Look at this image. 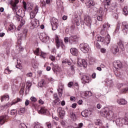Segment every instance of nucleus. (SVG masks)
Returning <instances> with one entry per match:
<instances>
[{"instance_id":"7","label":"nucleus","mask_w":128,"mask_h":128,"mask_svg":"<svg viewBox=\"0 0 128 128\" xmlns=\"http://www.w3.org/2000/svg\"><path fill=\"white\" fill-rule=\"evenodd\" d=\"M19 102H20V98H18L16 100H14L12 101V104L8 102L4 106H0V110H4L6 108H8V106H12V104H18Z\"/></svg>"},{"instance_id":"61","label":"nucleus","mask_w":128,"mask_h":128,"mask_svg":"<svg viewBox=\"0 0 128 128\" xmlns=\"http://www.w3.org/2000/svg\"><path fill=\"white\" fill-rule=\"evenodd\" d=\"M58 92L59 96L60 98H62V91L58 90Z\"/></svg>"},{"instance_id":"39","label":"nucleus","mask_w":128,"mask_h":128,"mask_svg":"<svg viewBox=\"0 0 128 128\" xmlns=\"http://www.w3.org/2000/svg\"><path fill=\"white\" fill-rule=\"evenodd\" d=\"M98 16H104V9L102 8H100L98 12Z\"/></svg>"},{"instance_id":"17","label":"nucleus","mask_w":128,"mask_h":128,"mask_svg":"<svg viewBox=\"0 0 128 128\" xmlns=\"http://www.w3.org/2000/svg\"><path fill=\"white\" fill-rule=\"evenodd\" d=\"M122 28L123 32H124V34H126L128 30V24L126 22H122Z\"/></svg>"},{"instance_id":"56","label":"nucleus","mask_w":128,"mask_h":128,"mask_svg":"<svg viewBox=\"0 0 128 128\" xmlns=\"http://www.w3.org/2000/svg\"><path fill=\"white\" fill-rule=\"evenodd\" d=\"M38 102L40 104H44V102L42 99H40Z\"/></svg>"},{"instance_id":"14","label":"nucleus","mask_w":128,"mask_h":128,"mask_svg":"<svg viewBox=\"0 0 128 128\" xmlns=\"http://www.w3.org/2000/svg\"><path fill=\"white\" fill-rule=\"evenodd\" d=\"M81 82L84 84H88L90 82V76L86 75H83L81 77Z\"/></svg>"},{"instance_id":"3","label":"nucleus","mask_w":128,"mask_h":128,"mask_svg":"<svg viewBox=\"0 0 128 128\" xmlns=\"http://www.w3.org/2000/svg\"><path fill=\"white\" fill-rule=\"evenodd\" d=\"M78 38L74 36H71L69 38L68 37H65L64 38V42L66 44L69 42L70 44H76V42H78Z\"/></svg>"},{"instance_id":"20","label":"nucleus","mask_w":128,"mask_h":128,"mask_svg":"<svg viewBox=\"0 0 128 128\" xmlns=\"http://www.w3.org/2000/svg\"><path fill=\"white\" fill-rule=\"evenodd\" d=\"M110 28V24H108V22L105 23L103 26H102L101 32H108Z\"/></svg>"},{"instance_id":"45","label":"nucleus","mask_w":128,"mask_h":128,"mask_svg":"<svg viewBox=\"0 0 128 128\" xmlns=\"http://www.w3.org/2000/svg\"><path fill=\"white\" fill-rule=\"evenodd\" d=\"M50 65L52 66V70H54H54H56V65H54V62H52L50 64Z\"/></svg>"},{"instance_id":"63","label":"nucleus","mask_w":128,"mask_h":128,"mask_svg":"<svg viewBox=\"0 0 128 128\" xmlns=\"http://www.w3.org/2000/svg\"><path fill=\"white\" fill-rule=\"evenodd\" d=\"M46 124L48 128H52V124H50V123L47 122V123H46Z\"/></svg>"},{"instance_id":"46","label":"nucleus","mask_w":128,"mask_h":128,"mask_svg":"<svg viewBox=\"0 0 128 128\" xmlns=\"http://www.w3.org/2000/svg\"><path fill=\"white\" fill-rule=\"evenodd\" d=\"M27 84V88L28 90H30V88L32 86V83L30 82V81H28L26 83Z\"/></svg>"},{"instance_id":"30","label":"nucleus","mask_w":128,"mask_h":128,"mask_svg":"<svg viewBox=\"0 0 128 128\" xmlns=\"http://www.w3.org/2000/svg\"><path fill=\"white\" fill-rule=\"evenodd\" d=\"M38 86H40V88H42V86H44L46 85V80H42L38 84Z\"/></svg>"},{"instance_id":"8","label":"nucleus","mask_w":128,"mask_h":128,"mask_svg":"<svg viewBox=\"0 0 128 128\" xmlns=\"http://www.w3.org/2000/svg\"><path fill=\"white\" fill-rule=\"evenodd\" d=\"M40 39L42 42H46L50 40V36L46 32L40 33Z\"/></svg>"},{"instance_id":"57","label":"nucleus","mask_w":128,"mask_h":128,"mask_svg":"<svg viewBox=\"0 0 128 128\" xmlns=\"http://www.w3.org/2000/svg\"><path fill=\"white\" fill-rule=\"evenodd\" d=\"M100 52L102 54H104L105 52H106V50L104 48H102L100 49Z\"/></svg>"},{"instance_id":"58","label":"nucleus","mask_w":128,"mask_h":128,"mask_svg":"<svg viewBox=\"0 0 128 128\" xmlns=\"http://www.w3.org/2000/svg\"><path fill=\"white\" fill-rule=\"evenodd\" d=\"M106 6H110V0H107L106 2Z\"/></svg>"},{"instance_id":"27","label":"nucleus","mask_w":128,"mask_h":128,"mask_svg":"<svg viewBox=\"0 0 128 128\" xmlns=\"http://www.w3.org/2000/svg\"><path fill=\"white\" fill-rule=\"evenodd\" d=\"M10 100V96L8 95H4L1 96V102L8 101Z\"/></svg>"},{"instance_id":"21","label":"nucleus","mask_w":128,"mask_h":128,"mask_svg":"<svg viewBox=\"0 0 128 128\" xmlns=\"http://www.w3.org/2000/svg\"><path fill=\"white\" fill-rule=\"evenodd\" d=\"M113 66L114 68H116V70H118L119 68H121L122 67V62L120 60H117L113 62Z\"/></svg>"},{"instance_id":"23","label":"nucleus","mask_w":128,"mask_h":128,"mask_svg":"<svg viewBox=\"0 0 128 128\" xmlns=\"http://www.w3.org/2000/svg\"><path fill=\"white\" fill-rule=\"evenodd\" d=\"M81 96L82 98H84V96H92V93L90 92L86 91L84 92H82Z\"/></svg>"},{"instance_id":"59","label":"nucleus","mask_w":128,"mask_h":128,"mask_svg":"<svg viewBox=\"0 0 128 128\" xmlns=\"http://www.w3.org/2000/svg\"><path fill=\"white\" fill-rule=\"evenodd\" d=\"M118 30H120V24L117 25L116 28L115 30V32H118Z\"/></svg>"},{"instance_id":"13","label":"nucleus","mask_w":128,"mask_h":128,"mask_svg":"<svg viewBox=\"0 0 128 128\" xmlns=\"http://www.w3.org/2000/svg\"><path fill=\"white\" fill-rule=\"evenodd\" d=\"M84 23L88 26L90 27V26H92V18L88 16H85Z\"/></svg>"},{"instance_id":"16","label":"nucleus","mask_w":128,"mask_h":128,"mask_svg":"<svg viewBox=\"0 0 128 128\" xmlns=\"http://www.w3.org/2000/svg\"><path fill=\"white\" fill-rule=\"evenodd\" d=\"M38 12V6H36L35 8L34 9V10L30 13V18H32V20L34 19V18L36 16Z\"/></svg>"},{"instance_id":"37","label":"nucleus","mask_w":128,"mask_h":128,"mask_svg":"<svg viewBox=\"0 0 128 128\" xmlns=\"http://www.w3.org/2000/svg\"><path fill=\"white\" fill-rule=\"evenodd\" d=\"M14 20H16L17 22H20V15L16 14L13 17Z\"/></svg>"},{"instance_id":"18","label":"nucleus","mask_w":128,"mask_h":128,"mask_svg":"<svg viewBox=\"0 0 128 128\" xmlns=\"http://www.w3.org/2000/svg\"><path fill=\"white\" fill-rule=\"evenodd\" d=\"M38 112L40 114H46L48 112V110L46 108L42 107L40 109H38Z\"/></svg>"},{"instance_id":"10","label":"nucleus","mask_w":128,"mask_h":128,"mask_svg":"<svg viewBox=\"0 0 128 128\" xmlns=\"http://www.w3.org/2000/svg\"><path fill=\"white\" fill-rule=\"evenodd\" d=\"M55 40L57 48H60V46H62V48L64 46V42L62 40L58 38V35H55Z\"/></svg>"},{"instance_id":"4","label":"nucleus","mask_w":128,"mask_h":128,"mask_svg":"<svg viewBox=\"0 0 128 128\" xmlns=\"http://www.w3.org/2000/svg\"><path fill=\"white\" fill-rule=\"evenodd\" d=\"M96 40H98V42H106V44H108L110 42V36L107 34L106 40H104V37H102L100 35H97L96 36Z\"/></svg>"},{"instance_id":"49","label":"nucleus","mask_w":128,"mask_h":128,"mask_svg":"<svg viewBox=\"0 0 128 128\" xmlns=\"http://www.w3.org/2000/svg\"><path fill=\"white\" fill-rule=\"evenodd\" d=\"M118 10H116V13H114V14H113L115 18H118Z\"/></svg>"},{"instance_id":"1","label":"nucleus","mask_w":128,"mask_h":128,"mask_svg":"<svg viewBox=\"0 0 128 128\" xmlns=\"http://www.w3.org/2000/svg\"><path fill=\"white\" fill-rule=\"evenodd\" d=\"M112 120H116L115 122L118 126H122L124 124L128 126V118H118L116 115L114 114L112 116Z\"/></svg>"},{"instance_id":"28","label":"nucleus","mask_w":128,"mask_h":128,"mask_svg":"<svg viewBox=\"0 0 128 128\" xmlns=\"http://www.w3.org/2000/svg\"><path fill=\"white\" fill-rule=\"evenodd\" d=\"M8 30L11 32L16 30V26H14L12 23H11L8 27Z\"/></svg>"},{"instance_id":"15","label":"nucleus","mask_w":128,"mask_h":128,"mask_svg":"<svg viewBox=\"0 0 128 128\" xmlns=\"http://www.w3.org/2000/svg\"><path fill=\"white\" fill-rule=\"evenodd\" d=\"M58 112V116L60 118H64V114H66V111L62 110V108H59L57 110Z\"/></svg>"},{"instance_id":"32","label":"nucleus","mask_w":128,"mask_h":128,"mask_svg":"<svg viewBox=\"0 0 128 128\" xmlns=\"http://www.w3.org/2000/svg\"><path fill=\"white\" fill-rule=\"evenodd\" d=\"M30 6L28 7L27 9L26 8V4H24V10H27V12H30V10H32V4H30Z\"/></svg>"},{"instance_id":"54","label":"nucleus","mask_w":128,"mask_h":128,"mask_svg":"<svg viewBox=\"0 0 128 128\" xmlns=\"http://www.w3.org/2000/svg\"><path fill=\"white\" fill-rule=\"evenodd\" d=\"M118 88H124V84H117Z\"/></svg>"},{"instance_id":"42","label":"nucleus","mask_w":128,"mask_h":128,"mask_svg":"<svg viewBox=\"0 0 128 128\" xmlns=\"http://www.w3.org/2000/svg\"><path fill=\"white\" fill-rule=\"evenodd\" d=\"M106 84L108 86H112L114 84V82H112V80H109L106 82Z\"/></svg>"},{"instance_id":"24","label":"nucleus","mask_w":128,"mask_h":128,"mask_svg":"<svg viewBox=\"0 0 128 128\" xmlns=\"http://www.w3.org/2000/svg\"><path fill=\"white\" fill-rule=\"evenodd\" d=\"M70 52L72 56H78V50L76 48H72L70 49Z\"/></svg>"},{"instance_id":"62","label":"nucleus","mask_w":128,"mask_h":128,"mask_svg":"<svg viewBox=\"0 0 128 128\" xmlns=\"http://www.w3.org/2000/svg\"><path fill=\"white\" fill-rule=\"evenodd\" d=\"M73 84H74V82H69L68 84V88H70L71 86H72Z\"/></svg>"},{"instance_id":"40","label":"nucleus","mask_w":128,"mask_h":128,"mask_svg":"<svg viewBox=\"0 0 128 128\" xmlns=\"http://www.w3.org/2000/svg\"><path fill=\"white\" fill-rule=\"evenodd\" d=\"M53 102L54 104L58 106V104H60V98H57Z\"/></svg>"},{"instance_id":"36","label":"nucleus","mask_w":128,"mask_h":128,"mask_svg":"<svg viewBox=\"0 0 128 128\" xmlns=\"http://www.w3.org/2000/svg\"><path fill=\"white\" fill-rule=\"evenodd\" d=\"M70 116L72 120H76V114H74V113H70Z\"/></svg>"},{"instance_id":"34","label":"nucleus","mask_w":128,"mask_h":128,"mask_svg":"<svg viewBox=\"0 0 128 128\" xmlns=\"http://www.w3.org/2000/svg\"><path fill=\"white\" fill-rule=\"evenodd\" d=\"M122 12L124 14V16H128V6H125Z\"/></svg>"},{"instance_id":"43","label":"nucleus","mask_w":128,"mask_h":128,"mask_svg":"<svg viewBox=\"0 0 128 128\" xmlns=\"http://www.w3.org/2000/svg\"><path fill=\"white\" fill-rule=\"evenodd\" d=\"M118 48L116 47L114 50H112V52L114 54H116L117 52H118Z\"/></svg>"},{"instance_id":"41","label":"nucleus","mask_w":128,"mask_h":128,"mask_svg":"<svg viewBox=\"0 0 128 128\" xmlns=\"http://www.w3.org/2000/svg\"><path fill=\"white\" fill-rule=\"evenodd\" d=\"M62 64H68V66H70L72 64V62H70V60L68 59H66L65 60L62 61Z\"/></svg>"},{"instance_id":"64","label":"nucleus","mask_w":128,"mask_h":128,"mask_svg":"<svg viewBox=\"0 0 128 128\" xmlns=\"http://www.w3.org/2000/svg\"><path fill=\"white\" fill-rule=\"evenodd\" d=\"M96 108H98V110L101 108H102V104H97Z\"/></svg>"},{"instance_id":"25","label":"nucleus","mask_w":128,"mask_h":128,"mask_svg":"<svg viewBox=\"0 0 128 128\" xmlns=\"http://www.w3.org/2000/svg\"><path fill=\"white\" fill-rule=\"evenodd\" d=\"M86 6H88V8L94 6V2L92 0H88L86 4Z\"/></svg>"},{"instance_id":"44","label":"nucleus","mask_w":128,"mask_h":128,"mask_svg":"<svg viewBox=\"0 0 128 128\" xmlns=\"http://www.w3.org/2000/svg\"><path fill=\"white\" fill-rule=\"evenodd\" d=\"M25 24H26V19L22 18L21 20V22H20V24L21 26H24Z\"/></svg>"},{"instance_id":"22","label":"nucleus","mask_w":128,"mask_h":128,"mask_svg":"<svg viewBox=\"0 0 128 128\" xmlns=\"http://www.w3.org/2000/svg\"><path fill=\"white\" fill-rule=\"evenodd\" d=\"M110 110L108 108H106L104 109L103 112L101 113V116H104V118H106L108 116H110Z\"/></svg>"},{"instance_id":"12","label":"nucleus","mask_w":128,"mask_h":128,"mask_svg":"<svg viewBox=\"0 0 128 128\" xmlns=\"http://www.w3.org/2000/svg\"><path fill=\"white\" fill-rule=\"evenodd\" d=\"M77 64L79 66H84V68H86V66L88 64V63L86 62V60H82L80 58H78Z\"/></svg>"},{"instance_id":"5","label":"nucleus","mask_w":128,"mask_h":128,"mask_svg":"<svg viewBox=\"0 0 128 128\" xmlns=\"http://www.w3.org/2000/svg\"><path fill=\"white\" fill-rule=\"evenodd\" d=\"M50 23L52 26V30H58V20L56 19V18H52L50 20Z\"/></svg>"},{"instance_id":"11","label":"nucleus","mask_w":128,"mask_h":128,"mask_svg":"<svg viewBox=\"0 0 128 128\" xmlns=\"http://www.w3.org/2000/svg\"><path fill=\"white\" fill-rule=\"evenodd\" d=\"M31 29L34 30V28H38V26H40V21L38 20L33 18L31 22Z\"/></svg>"},{"instance_id":"6","label":"nucleus","mask_w":128,"mask_h":128,"mask_svg":"<svg viewBox=\"0 0 128 128\" xmlns=\"http://www.w3.org/2000/svg\"><path fill=\"white\" fill-rule=\"evenodd\" d=\"M80 48L84 54H86L90 52V46L88 44L82 43L80 44Z\"/></svg>"},{"instance_id":"33","label":"nucleus","mask_w":128,"mask_h":128,"mask_svg":"<svg viewBox=\"0 0 128 128\" xmlns=\"http://www.w3.org/2000/svg\"><path fill=\"white\" fill-rule=\"evenodd\" d=\"M34 128H44L42 124L40 122H37L34 123Z\"/></svg>"},{"instance_id":"52","label":"nucleus","mask_w":128,"mask_h":128,"mask_svg":"<svg viewBox=\"0 0 128 128\" xmlns=\"http://www.w3.org/2000/svg\"><path fill=\"white\" fill-rule=\"evenodd\" d=\"M10 114L12 116H14V114H16V110H11Z\"/></svg>"},{"instance_id":"31","label":"nucleus","mask_w":128,"mask_h":128,"mask_svg":"<svg viewBox=\"0 0 128 128\" xmlns=\"http://www.w3.org/2000/svg\"><path fill=\"white\" fill-rule=\"evenodd\" d=\"M122 88H123L121 91L122 92H128V84H124Z\"/></svg>"},{"instance_id":"50","label":"nucleus","mask_w":128,"mask_h":128,"mask_svg":"<svg viewBox=\"0 0 128 128\" xmlns=\"http://www.w3.org/2000/svg\"><path fill=\"white\" fill-rule=\"evenodd\" d=\"M50 60L52 62H54V60H56V57L54 56L50 55Z\"/></svg>"},{"instance_id":"47","label":"nucleus","mask_w":128,"mask_h":128,"mask_svg":"<svg viewBox=\"0 0 128 128\" xmlns=\"http://www.w3.org/2000/svg\"><path fill=\"white\" fill-rule=\"evenodd\" d=\"M30 100L32 102H36V98L34 96H32Z\"/></svg>"},{"instance_id":"29","label":"nucleus","mask_w":128,"mask_h":128,"mask_svg":"<svg viewBox=\"0 0 128 128\" xmlns=\"http://www.w3.org/2000/svg\"><path fill=\"white\" fill-rule=\"evenodd\" d=\"M82 116L84 118H88V110H85L81 112Z\"/></svg>"},{"instance_id":"51","label":"nucleus","mask_w":128,"mask_h":128,"mask_svg":"<svg viewBox=\"0 0 128 128\" xmlns=\"http://www.w3.org/2000/svg\"><path fill=\"white\" fill-rule=\"evenodd\" d=\"M4 72H6V74H10V69L8 68H7L6 70Z\"/></svg>"},{"instance_id":"9","label":"nucleus","mask_w":128,"mask_h":128,"mask_svg":"<svg viewBox=\"0 0 128 128\" xmlns=\"http://www.w3.org/2000/svg\"><path fill=\"white\" fill-rule=\"evenodd\" d=\"M34 54L36 56H40L41 58H46V53L42 52V50L40 48H36L34 52Z\"/></svg>"},{"instance_id":"60","label":"nucleus","mask_w":128,"mask_h":128,"mask_svg":"<svg viewBox=\"0 0 128 128\" xmlns=\"http://www.w3.org/2000/svg\"><path fill=\"white\" fill-rule=\"evenodd\" d=\"M28 104H30V100H26L25 102V106H28Z\"/></svg>"},{"instance_id":"38","label":"nucleus","mask_w":128,"mask_h":128,"mask_svg":"<svg viewBox=\"0 0 128 128\" xmlns=\"http://www.w3.org/2000/svg\"><path fill=\"white\" fill-rule=\"evenodd\" d=\"M26 112V109L24 108H20L18 110L19 114H22Z\"/></svg>"},{"instance_id":"2","label":"nucleus","mask_w":128,"mask_h":128,"mask_svg":"<svg viewBox=\"0 0 128 128\" xmlns=\"http://www.w3.org/2000/svg\"><path fill=\"white\" fill-rule=\"evenodd\" d=\"M20 2L18 0H12L10 1V4L12 6V10L14 12H16V14L18 16H20L22 10L16 6V4Z\"/></svg>"},{"instance_id":"35","label":"nucleus","mask_w":128,"mask_h":128,"mask_svg":"<svg viewBox=\"0 0 128 128\" xmlns=\"http://www.w3.org/2000/svg\"><path fill=\"white\" fill-rule=\"evenodd\" d=\"M64 85L62 83H60L58 85V90L62 92L64 90Z\"/></svg>"},{"instance_id":"48","label":"nucleus","mask_w":128,"mask_h":128,"mask_svg":"<svg viewBox=\"0 0 128 128\" xmlns=\"http://www.w3.org/2000/svg\"><path fill=\"white\" fill-rule=\"evenodd\" d=\"M20 128H26V126L24 123H22L19 125Z\"/></svg>"},{"instance_id":"53","label":"nucleus","mask_w":128,"mask_h":128,"mask_svg":"<svg viewBox=\"0 0 128 128\" xmlns=\"http://www.w3.org/2000/svg\"><path fill=\"white\" fill-rule=\"evenodd\" d=\"M97 20H99V21L102 20V16L98 15V16L97 17Z\"/></svg>"},{"instance_id":"19","label":"nucleus","mask_w":128,"mask_h":128,"mask_svg":"<svg viewBox=\"0 0 128 128\" xmlns=\"http://www.w3.org/2000/svg\"><path fill=\"white\" fill-rule=\"evenodd\" d=\"M8 118V116L4 115L0 116V126H2L6 122V120Z\"/></svg>"},{"instance_id":"55","label":"nucleus","mask_w":128,"mask_h":128,"mask_svg":"<svg viewBox=\"0 0 128 128\" xmlns=\"http://www.w3.org/2000/svg\"><path fill=\"white\" fill-rule=\"evenodd\" d=\"M56 4L58 6H62V2L60 1H58L56 2Z\"/></svg>"},{"instance_id":"26","label":"nucleus","mask_w":128,"mask_h":128,"mask_svg":"<svg viewBox=\"0 0 128 128\" xmlns=\"http://www.w3.org/2000/svg\"><path fill=\"white\" fill-rule=\"evenodd\" d=\"M117 102L118 104H126L127 102L124 99H118Z\"/></svg>"}]
</instances>
